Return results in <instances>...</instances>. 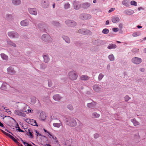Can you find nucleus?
<instances>
[{
  "instance_id": "nucleus-1",
  "label": "nucleus",
  "mask_w": 146,
  "mask_h": 146,
  "mask_svg": "<svg viewBox=\"0 0 146 146\" xmlns=\"http://www.w3.org/2000/svg\"><path fill=\"white\" fill-rule=\"evenodd\" d=\"M66 124L71 127L76 126L77 124L76 120L74 118L69 117L66 118Z\"/></svg>"
},
{
  "instance_id": "nucleus-2",
  "label": "nucleus",
  "mask_w": 146,
  "mask_h": 146,
  "mask_svg": "<svg viewBox=\"0 0 146 146\" xmlns=\"http://www.w3.org/2000/svg\"><path fill=\"white\" fill-rule=\"evenodd\" d=\"M68 77L70 79L74 80L77 79L78 75L75 71H72L68 73Z\"/></svg>"
},
{
  "instance_id": "nucleus-3",
  "label": "nucleus",
  "mask_w": 146,
  "mask_h": 146,
  "mask_svg": "<svg viewBox=\"0 0 146 146\" xmlns=\"http://www.w3.org/2000/svg\"><path fill=\"white\" fill-rule=\"evenodd\" d=\"M37 115L40 120L44 121L46 119V114L43 111H39L37 113Z\"/></svg>"
},
{
  "instance_id": "nucleus-4",
  "label": "nucleus",
  "mask_w": 146,
  "mask_h": 146,
  "mask_svg": "<svg viewBox=\"0 0 146 146\" xmlns=\"http://www.w3.org/2000/svg\"><path fill=\"white\" fill-rule=\"evenodd\" d=\"M8 36L11 38H17L19 36L18 33L15 31H10L8 32Z\"/></svg>"
},
{
  "instance_id": "nucleus-5",
  "label": "nucleus",
  "mask_w": 146,
  "mask_h": 146,
  "mask_svg": "<svg viewBox=\"0 0 146 146\" xmlns=\"http://www.w3.org/2000/svg\"><path fill=\"white\" fill-rule=\"evenodd\" d=\"M80 18L82 20H87L90 19L92 17L91 15L87 13H82L80 15Z\"/></svg>"
},
{
  "instance_id": "nucleus-6",
  "label": "nucleus",
  "mask_w": 146,
  "mask_h": 146,
  "mask_svg": "<svg viewBox=\"0 0 146 146\" xmlns=\"http://www.w3.org/2000/svg\"><path fill=\"white\" fill-rule=\"evenodd\" d=\"M78 32L83 35H89L91 34V32L89 30L85 29H81L78 31Z\"/></svg>"
},
{
  "instance_id": "nucleus-7",
  "label": "nucleus",
  "mask_w": 146,
  "mask_h": 146,
  "mask_svg": "<svg viewBox=\"0 0 146 146\" xmlns=\"http://www.w3.org/2000/svg\"><path fill=\"white\" fill-rule=\"evenodd\" d=\"M131 61L133 63L136 64H138L141 62L142 60L139 58L135 57L132 58Z\"/></svg>"
},
{
  "instance_id": "nucleus-8",
  "label": "nucleus",
  "mask_w": 146,
  "mask_h": 146,
  "mask_svg": "<svg viewBox=\"0 0 146 146\" xmlns=\"http://www.w3.org/2000/svg\"><path fill=\"white\" fill-rule=\"evenodd\" d=\"M24 120L29 124H30L33 126H36V121L33 119L24 118Z\"/></svg>"
},
{
  "instance_id": "nucleus-9",
  "label": "nucleus",
  "mask_w": 146,
  "mask_h": 146,
  "mask_svg": "<svg viewBox=\"0 0 146 146\" xmlns=\"http://www.w3.org/2000/svg\"><path fill=\"white\" fill-rule=\"evenodd\" d=\"M73 7L76 10H78L81 7V4L78 1H74L73 2Z\"/></svg>"
},
{
  "instance_id": "nucleus-10",
  "label": "nucleus",
  "mask_w": 146,
  "mask_h": 146,
  "mask_svg": "<svg viewBox=\"0 0 146 146\" xmlns=\"http://www.w3.org/2000/svg\"><path fill=\"white\" fill-rule=\"evenodd\" d=\"M22 110L20 111L19 110H15L14 111V113L17 115L25 117L26 116V115L23 113L24 112L22 111Z\"/></svg>"
},
{
  "instance_id": "nucleus-11",
  "label": "nucleus",
  "mask_w": 146,
  "mask_h": 146,
  "mask_svg": "<svg viewBox=\"0 0 146 146\" xmlns=\"http://www.w3.org/2000/svg\"><path fill=\"white\" fill-rule=\"evenodd\" d=\"M66 24L68 26L73 27L76 25V23L72 21L67 20L65 21Z\"/></svg>"
},
{
  "instance_id": "nucleus-12",
  "label": "nucleus",
  "mask_w": 146,
  "mask_h": 146,
  "mask_svg": "<svg viewBox=\"0 0 146 146\" xmlns=\"http://www.w3.org/2000/svg\"><path fill=\"white\" fill-rule=\"evenodd\" d=\"M41 136L39 137L40 140V141L41 142H44V141H47V137L41 135L40 133H39V132H38L37 131V137L38 135Z\"/></svg>"
},
{
  "instance_id": "nucleus-13",
  "label": "nucleus",
  "mask_w": 146,
  "mask_h": 146,
  "mask_svg": "<svg viewBox=\"0 0 146 146\" xmlns=\"http://www.w3.org/2000/svg\"><path fill=\"white\" fill-rule=\"evenodd\" d=\"M20 25L22 27L27 26L29 25V21L27 19L23 20L21 22Z\"/></svg>"
},
{
  "instance_id": "nucleus-14",
  "label": "nucleus",
  "mask_w": 146,
  "mask_h": 146,
  "mask_svg": "<svg viewBox=\"0 0 146 146\" xmlns=\"http://www.w3.org/2000/svg\"><path fill=\"white\" fill-rule=\"evenodd\" d=\"M7 70L8 73L9 74L13 75L15 73V71L12 66H10L8 68Z\"/></svg>"
},
{
  "instance_id": "nucleus-15",
  "label": "nucleus",
  "mask_w": 146,
  "mask_h": 146,
  "mask_svg": "<svg viewBox=\"0 0 146 146\" xmlns=\"http://www.w3.org/2000/svg\"><path fill=\"white\" fill-rule=\"evenodd\" d=\"M41 4L44 8H47L49 5V2L48 0H43L41 2Z\"/></svg>"
},
{
  "instance_id": "nucleus-16",
  "label": "nucleus",
  "mask_w": 146,
  "mask_h": 146,
  "mask_svg": "<svg viewBox=\"0 0 146 146\" xmlns=\"http://www.w3.org/2000/svg\"><path fill=\"white\" fill-rule=\"evenodd\" d=\"M28 10L29 12L31 14L35 15H36V8H29Z\"/></svg>"
},
{
  "instance_id": "nucleus-17",
  "label": "nucleus",
  "mask_w": 146,
  "mask_h": 146,
  "mask_svg": "<svg viewBox=\"0 0 146 146\" xmlns=\"http://www.w3.org/2000/svg\"><path fill=\"white\" fill-rule=\"evenodd\" d=\"M96 103L94 102L87 104V106L88 107L90 108H93L95 107Z\"/></svg>"
},
{
  "instance_id": "nucleus-18",
  "label": "nucleus",
  "mask_w": 146,
  "mask_h": 146,
  "mask_svg": "<svg viewBox=\"0 0 146 146\" xmlns=\"http://www.w3.org/2000/svg\"><path fill=\"white\" fill-rule=\"evenodd\" d=\"M90 6V4L88 3H82V7L84 9H87Z\"/></svg>"
},
{
  "instance_id": "nucleus-19",
  "label": "nucleus",
  "mask_w": 146,
  "mask_h": 146,
  "mask_svg": "<svg viewBox=\"0 0 146 146\" xmlns=\"http://www.w3.org/2000/svg\"><path fill=\"white\" fill-rule=\"evenodd\" d=\"M133 11L131 9H127L124 11V13L127 15H131L134 13Z\"/></svg>"
},
{
  "instance_id": "nucleus-20",
  "label": "nucleus",
  "mask_w": 146,
  "mask_h": 146,
  "mask_svg": "<svg viewBox=\"0 0 146 146\" xmlns=\"http://www.w3.org/2000/svg\"><path fill=\"white\" fill-rule=\"evenodd\" d=\"M53 98L55 100L59 101L62 98V97L59 94H56L54 95L53 96Z\"/></svg>"
},
{
  "instance_id": "nucleus-21",
  "label": "nucleus",
  "mask_w": 146,
  "mask_h": 146,
  "mask_svg": "<svg viewBox=\"0 0 146 146\" xmlns=\"http://www.w3.org/2000/svg\"><path fill=\"white\" fill-rule=\"evenodd\" d=\"M13 4L15 5H19L21 3L20 0H12Z\"/></svg>"
},
{
  "instance_id": "nucleus-22",
  "label": "nucleus",
  "mask_w": 146,
  "mask_h": 146,
  "mask_svg": "<svg viewBox=\"0 0 146 146\" xmlns=\"http://www.w3.org/2000/svg\"><path fill=\"white\" fill-rule=\"evenodd\" d=\"M89 78L87 75H82L80 77V79L82 80H87Z\"/></svg>"
},
{
  "instance_id": "nucleus-23",
  "label": "nucleus",
  "mask_w": 146,
  "mask_h": 146,
  "mask_svg": "<svg viewBox=\"0 0 146 146\" xmlns=\"http://www.w3.org/2000/svg\"><path fill=\"white\" fill-rule=\"evenodd\" d=\"M43 56L44 59V62L46 63L48 62L49 60V58L48 55H44Z\"/></svg>"
},
{
  "instance_id": "nucleus-24",
  "label": "nucleus",
  "mask_w": 146,
  "mask_h": 146,
  "mask_svg": "<svg viewBox=\"0 0 146 146\" xmlns=\"http://www.w3.org/2000/svg\"><path fill=\"white\" fill-rule=\"evenodd\" d=\"M119 21V18L117 17H114L112 19V22L114 23H115L118 22Z\"/></svg>"
},
{
  "instance_id": "nucleus-25",
  "label": "nucleus",
  "mask_w": 146,
  "mask_h": 146,
  "mask_svg": "<svg viewBox=\"0 0 146 146\" xmlns=\"http://www.w3.org/2000/svg\"><path fill=\"white\" fill-rule=\"evenodd\" d=\"M42 39L44 41H47V40L46 39H50V36L45 35H42Z\"/></svg>"
},
{
  "instance_id": "nucleus-26",
  "label": "nucleus",
  "mask_w": 146,
  "mask_h": 146,
  "mask_svg": "<svg viewBox=\"0 0 146 146\" xmlns=\"http://www.w3.org/2000/svg\"><path fill=\"white\" fill-rule=\"evenodd\" d=\"M131 121L133 123L134 126H136L139 124V123L137 121L135 118H133L131 119Z\"/></svg>"
},
{
  "instance_id": "nucleus-27",
  "label": "nucleus",
  "mask_w": 146,
  "mask_h": 146,
  "mask_svg": "<svg viewBox=\"0 0 146 146\" xmlns=\"http://www.w3.org/2000/svg\"><path fill=\"white\" fill-rule=\"evenodd\" d=\"M1 58L4 60H7L8 59V56L3 53H2L1 54Z\"/></svg>"
},
{
  "instance_id": "nucleus-28",
  "label": "nucleus",
  "mask_w": 146,
  "mask_h": 146,
  "mask_svg": "<svg viewBox=\"0 0 146 146\" xmlns=\"http://www.w3.org/2000/svg\"><path fill=\"white\" fill-rule=\"evenodd\" d=\"M7 83L6 82L3 83L1 87V89L3 90H5L6 89Z\"/></svg>"
},
{
  "instance_id": "nucleus-29",
  "label": "nucleus",
  "mask_w": 146,
  "mask_h": 146,
  "mask_svg": "<svg viewBox=\"0 0 146 146\" xmlns=\"http://www.w3.org/2000/svg\"><path fill=\"white\" fill-rule=\"evenodd\" d=\"M116 45L114 44H110L108 47V48L109 49L115 48L116 47Z\"/></svg>"
},
{
  "instance_id": "nucleus-30",
  "label": "nucleus",
  "mask_w": 146,
  "mask_h": 146,
  "mask_svg": "<svg viewBox=\"0 0 146 146\" xmlns=\"http://www.w3.org/2000/svg\"><path fill=\"white\" fill-rule=\"evenodd\" d=\"M122 3L123 5L126 7H128L129 6L128 1L127 0H124L122 1Z\"/></svg>"
},
{
  "instance_id": "nucleus-31",
  "label": "nucleus",
  "mask_w": 146,
  "mask_h": 146,
  "mask_svg": "<svg viewBox=\"0 0 146 146\" xmlns=\"http://www.w3.org/2000/svg\"><path fill=\"white\" fill-rule=\"evenodd\" d=\"M100 116V115L96 112H94L92 114V117L93 118H98Z\"/></svg>"
},
{
  "instance_id": "nucleus-32",
  "label": "nucleus",
  "mask_w": 146,
  "mask_h": 146,
  "mask_svg": "<svg viewBox=\"0 0 146 146\" xmlns=\"http://www.w3.org/2000/svg\"><path fill=\"white\" fill-rule=\"evenodd\" d=\"M62 123L60 122V123H54L53 124V126L54 127L59 128L62 125Z\"/></svg>"
},
{
  "instance_id": "nucleus-33",
  "label": "nucleus",
  "mask_w": 146,
  "mask_h": 146,
  "mask_svg": "<svg viewBox=\"0 0 146 146\" xmlns=\"http://www.w3.org/2000/svg\"><path fill=\"white\" fill-rule=\"evenodd\" d=\"M63 38L67 43H68L70 42V39L68 37L66 36H64L63 37Z\"/></svg>"
},
{
  "instance_id": "nucleus-34",
  "label": "nucleus",
  "mask_w": 146,
  "mask_h": 146,
  "mask_svg": "<svg viewBox=\"0 0 146 146\" xmlns=\"http://www.w3.org/2000/svg\"><path fill=\"white\" fill-rule=\"evenodd\" d=\"M7 43L8 44L11 45L14 47L16 46V45L11 40H9L7 41Z\"/></svg>"
},
{
  "instance_id": "nucleus-35",
  "label": "nucleus",
  "mask_w": 146,
  "mask_h": 146,
  "mask_svg": "<svg viewBox=\"0 0 146 146\" xmlns=\"http://www.w3.org/2000/svg\"><path fill=\"white\" fill-rule=\"evenodd\" d=\"M93 89L95 91L99 90L100 88V87L97 85H95L93 86Z\"/></svg>"
},
{
  "instance_id": "nucleus-36",
  "label": "nucleus",
  "mask_w": 146,
  "mask_h": 146,
  "mask_svg": "<svg viewBox=\"0 0 146 146\" xmlns=\"http://www.w3.org/2000/svg\"><path fill=\"white\" fill-rule=\"evenodd\" d=\"M67 107L70 111H72L74 110V108L72 105L71 104L68 105L67 106Z\"/></svg>"
},
{
  "instance_id": "nucleus-37",
  "label": "nucleus",
  "mask_w": 146,
  "mask_h": 146,
  "mask_svg": "<svg viewBox=\"0 0 146 146\" xmlns=\"http://www.w3.org/2000/svg\"><path fill=\"white\" fill-rule=\"evenodd\" d=\"M140 35V33L139 32H135L133 34L132 36L133 37H136L139 36Z\"/></svg>"
},
{
  "instance_id": "nucleus-38",
  "label": "nucleus",
  "mask_w": 146,
  "mask_h": 146,
  "mask_svg": "<svg viewBox=\"0 0 146 146\" xmlns=\"http://www.w3.org/2000/svg\"><path fill=\"white\" fill-rule=\"evenodd\" d=\"M109 32L108 29L106 28L104 29L102 31V33L104 34H107L109 33Z\"/></svg>"
},
{
  "instance_id": "nucleus-39",
  "label": "nucleus",
  "mask_w": 146,
  "mask_h": 146,
  "mask_svg": "<svg viewBox=\"0 0 146 146\" xmlns=\"http://www.w3.org/2000/svg\"><path fill=\"white\" fill-rule=\"evenodd\" d=\"M108 57L109 59L111 61H113L114 60V57L113 54L109 55Z\"/></svg>"
},
{
  "instance_id": "nucleus-40",
  "label": "nucleus",
  "mask_w": 146,
  "mask_h": 146,
  "mask_svg": "<svg viewBox=\"0 0 146 146\" xmlns=\"http://www.w3.org/2000/svg\"><path fill=\"white\" fill-rule=\"evenodd\" d=\"M1 131H2V133H3L4 134H5L6 135L8 136L10 138H11V137L12 136L11 135H10L9 133H7V132H5V131H4L3 130L1 129Z\"/></svg>"
},
{
  "instance_id": "nucleus-41",
  "label": "nucleus",
  "mask_w": 146,
  "mask_h": 146,
  "mask_svg": "<svg viewBox=\"0 0 146 146\" xmlns=\"http://www.w3.org/2000/svg\"><path fill=\"white\" fill-rule=\"evenodd\" d=\"M1 131H2V133H3L4 134H5L6 135L8 136L10 138H11V137L12 136L11 135H10L9 133H7V132H5V131H4L3 130L1 129Z\"/></svg>"
},
{
  "instance_id": "nucleus-42",
  "label": "nucleus",
  "mask_w": 146,
  "mask_h": 146,
  "mask_svg": "<svg viewBox=\"0 0 146 146\" xmlns=\"http://www.w3.org/2000/svg\"><path fill=\"white\" fill-rule=\"evenodd\" d=\"M70 7V4L68 3H67L65 4L64 5V8L65 9H67Z\"/></svg>"
},
{
  "instance_id": "nucleus-43",
  "label": "nucleus",
  "mask_w": 146,
  "mask_h": 146,
  "mask_svg": "<svg viewBox=\"0 0 146 146\" xmlns=\"http://www.w3.org/2000/svg\"><path fill=\"white\" fill-rule=\"evenodd\" d=\"M131 5H134L136 6L137 5V3L134 1H131Z\"/></svg>"
},
{
  "instance_id": "nucleus-44",
  "label": "nucleus",
  "mask_w": 146,
  "mask_h": 146,
  "mask_svg": "<svg viewBox=\"0 0 146 146\" xmlns=\"http://www.w3.org/2000/svg\"><path fill=\"white\" fill-rule=\"evenodd\" d=\"M22 111L24 112H26L27 113H28L29 112H32L33 111V110H30L29 109H28L27 111L25 110L24 109L23 110H22Z\"/></svg>"
},
{
  "instance_id": "nucleus-45",
  "label": "nucleus",
  "mask_w": 146,
  "mask_h": 146,
  "mask_svg": "<svg viewBox=\"0 0 146 146\" xmlns=\"http://www.w3.org/2000/svg\"><path fill=\"white\" fill-rule=\"evenodd\" d=\"M52 25L56 26H58L59 25V23L57 22L53 21L52 23Z\"/></svg>"
},
{
  "instance_id": "nucleus-46",
  "label": "nucleus",
  "mask_w": 146,
  "mask_h": 146,
  "mask_svg": "<svg viewBox=\"0 0 146 146\" xmlns=\"http://www.w3.org/2000/svg\"><path fill=\"white\" fill-rule=\"evenodd\" d=\"M104 77V75L102 74H100L98 76V79L99 80H101Z\"/></svg>"
},
{
  "instance_id": "nucleus-47",
  "label": "nucleus",
  "mask_w": 146,
  "mask_h": 146,
  "mask_svg": "<svg viewBox=\"0 0 146 146\" xmlns=\"http://www.w3.org/2000/svg\"><path fill=\"white\" fill-rule=\"evenodd\" d=\"M48 85L49 87H51L52 86V83L51 80H48Z\"/></svg>"
},
{
  "instance_id": "nucleus-48",
  "label": "nucleus",
  "mask_w": 146,
  "mask_h": 146,
  "mask_svg": "<svg viewBox=\"0 0 146 146\" xmlns=\"http://www.w3.org/2000/svg\"><path fill=\"white\" fill-rule=\"evenodd\" d=\"M124 99L125 101L126 102L128 101L130 99V98L128 96H126L125 97Z\"/></svg>"
},
{
  "instance_id": "nucleus-49",
  "label": "nucleus",
  "mask_w": 146,
  "mask_h": 146,
  "mask_svg": "<svg viewBox=\"0 0 146 146\" xmlns=\"http://www.w3.org/2000/svg\"><path fill=\"white\" fill-rule=\"evenodd\" d=\"M10 138L15 143H18L17 140L15 139L14 137L12 136Z\"/></svg>"
},
{
  "instance_id": "nucleus-50",
  "label": "nucleus",
  "mask_w": 146,
  "mask_h": 146,
  "mask_svg": "<svg viewBox=\"0 0 146 146\" xmlns=\"http://www.w3.org/2000/svg\"><path fill=\"white\" fill-rule=\"evenodd\" d=\"M22 141L23 143L25 145V146H31V145L29 144L28 143L24 141L23 140H22Z\"/></svg>"
},
{
  "instance_id": "nucleus-51",
  "label": "nucleus",
  "mask_w": 146,
  "mask_h": 146,
  "mask_svg": "<svg viewBox=\"0 0 146 146\" xmlns=\"http://www.w3.org/2000/svg\"><path fill=\"white\" fill-rule=\"evenodd\" d=\"M99 134L97 133H95L94 135V137L95 138L97 139L99 137Z\"/></svg>"
},
{
  "instance_id": "nucleus-52",
  "label": "nucleus",
  "mask_w": 146,
  "mask_h": 146,
  "mask_svg": "<svg viewBox=\"0 0 146 146\" xmlns=\"http://www.w3.org/2000/svg\"><path fill=\"white\" fill-rule=\"evenodd\" d=\"M113 31L115 32H117L118 31V29L117 28H114L113 29Z\"/></svg>"
},
{
  "instance_id": "nucleus-53",
  "label": "nucleus",
  "mask_w": 146,
  "mask_h": 146,
  "mask_svg": "<svg viewBox=\"0 0 146 146\" xmlns=\"http://www.w3.org/2000/svg\"><path fill=\"white\" fill-rule=\"evenodd\" d=\"M115 9V8H111L108 11V12L109 13H111L114 11Z\"/></svg>"
},
{
  "instance_id": "nucleus-54",
  "label": "nucleus",
  "mask_w": 146,
  "mask_h": 146,
  "mask_svg": "<svg viewBox=\"0 0 146 146\" xmlns=\"http://www.w3.org/2000/svg\"><path fill=\"white\" fill-rule=\"evenodd\" d=\"M47 135L50 138H51L52 136V135L49 132H48V134H47Z\"/></svg>"
},
{
  "instance_id": "nucleus-55",
  "label": "nucleus",
  "mask_w": 146,
  "mask_h": 146,
  "mask_svg": "<svg viewBox=\"0 0 146 146\" xmlns=\"http://www.w3.org/2000/svg\"><path fill=\"white\" fill-rule=\"evenodd\" d=\"M29 135L32 137H33V134L30 131L29 129Z\"/></svg>"
},
{
  "instance_id": "nucleus-56",
  "label": "nucleus",
  "mask_w": 146,
  "mask_h": 146,
  "mask_svg": "<svg viewBox=\"0 0 146 146\" xmlns=\"http://www.w3.org/2000/svg\"><path fill=\"white\" fill-rule=\"evenodd\" d=\"M43 131V129L42 128H40V129H39L38 131H37L38 132H39V133H41Z\"/></svg>"
},
{
  "instance_id": "nucleus-57",
  "label": "nucleus",
  "mask_w": 146,
  "mask_h": 146,
  "mask_svg": "<svg viewBox=\"0 0 146 146\" xmlns=\"http://www.w3.org/2000/svg\"><path fill=\"white\" fill-rule=\"evenodd\" d=\"M52 139H53L55 141H56L57 140L56 139V138L55 137H54L53 135H52V136L51 137Z\"/></svg>"
},
{
  "instance_id": "nucleus-58",
  "label": "nucleus",
  "mask_w": 146,
  "mask_h": 146,
  "mask_svg": "<svg viewBox=\"0 0 146 146\" xmlns=\"http://www.w3.org/2000/svg\"><path fill=\"white\" fill-rule=\"evenodd\" d=\"M78 127H76V129L77 131H78V132H80L82 131V129H78Z\"/></svg>"
},
{
  "instance_id": "nucleus-59",
  "label": "nucleus",
  "mask_w": 146,
  "mask_h": 146,
  "mask_svg": "<svg viewBox=\"0 0 146 146\" xmlns=\"http://www.w3.org/2000/svg\"><path fill=\"white\" fill-rule=\"evenodd\" d=\"M17 130H18L19 132H24L19 127L18 129H17Z\"/></svg>"
},
{
  "instance_id": "nucleus-60",
  "label": "nucleus",
  "mask_w": 146,
  "mask_h": 146,
  "mask_svg": "<svg viewBox=\"0 0 146 146\" xmlns=\"http://www.w3.org/2000/svg\"><path fill=\"white\" fill-rule=\"evenodd\" d=\"M7 18H10L11 17V15L10 14H8L6 15Z\"/></svg>"
},
{
  "instance_id": "nucleus-61",
  "label": "nucleus",
  "mask_w": 146,
  "mask_h": 146,
  "mask_svg": "<svg viewBox=\"0 0 146 146\" xmlns=\"http://www.w3.org/2000/svg\"><path fill=\"white\" fill-rule=\"evenodd\" d=\"M122 26H123V25H122V24H121L119 25V28H120L121 29V28L122 27Z\"/></svg>"
},
{
  "instance_id": "nucleus-62",
  "label": "nucleus",
  "mask_w": 146,
  "mask_h": 146,
  "mask_svg": "<svg viewBox=\"0 0 146 146\" xmlns=\"http://www.w3.org/2000/svg\"><path fill=\"white\" fill-rule=\"evenodd\" d=\"M109 21L108 20H107L106 21V25H108L109 24Z\"/></svg>"
},
{
  "instance_id": "nucleus-63",
  "label": "nucleus",
  "mask_w": 146,
  "mask_h": 146,
  "mask_svg": "<svg viewBox=\"0 0 146 146\" xmlns=\"http://www.w3.org/2000/svg\"><path fill=\"white\" fill-rule=\"evenodd\" d=\"M43 130L44 131L46 132L47 133H48V132H49L47 131V130H46L45 129H43Z\"/></svg>"
},
{
  "instance_id": "nucleus-64",
  "label": "nucleus",
  "mask_w": 146,
  "mask_h": 146,
  "mask_svg": "<svg viewBox=\"0 0 146 146\" xmlns=\"http://www.w3.org/2000/svg\"><path fill=\"white\" fill-rule=\"evenodd\" d=\"M144 69L143 68H141L140 69V71H142V72H144Z\"/></svg>"
}]
</instances>
